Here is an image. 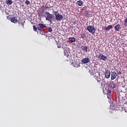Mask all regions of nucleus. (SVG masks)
<instances>
[{
  "label": "nucleus",
  "instance_id": "1",
  "mask_svg": "<svg viewBox=\"0 0 127 127\" xmlns=\"http://www.w3.org/2000/svg\"><path fill=\"white\" fill-rule=\"evenodd\" d=\"M93 77H94L96 80V81H97V82L100 83L101 81V76L100 75L99 72H95V73L93 74Z\"/></svg>",
  "mask_w": 127,
  "mask_h": 127
},
{
  "label": "nucleus",
  "instance_id": "2",
  "mask_svg": "<svg viewBox=\"0 0 127 127\" xmlns=\"http://www.w3.org/2000/svg\"><path fill=\"white\" fill-rule=\"evenodd\" d=\"M53 13L54 14L55 16L56 17V20L57 21H60L63 20V15L60 14V13L57 11L53 12Z\"/></svg>",
  "mask_w": 127,
  "mask_h": 127
},
{
  "label": "nucleus",
  "instance_id": "3",
  "mask_svg": "<svg viewBox=\"0 0 127 127\" xmlns=\"http://www.w3.org/2000/svg\"><path fill=\"white\" fill-rule=\"evenodd\" d=\"M38 30L42 32L43 30H46L47 29V26L44 24L39 23L38 24Z\"/></svg>",
  "mask_w": 127,
  "mask_h": 127
},
{
  "label": "nucleus",
  "instance_id": "4",
  "mask_svg": "<svg viewBox=\"0 0 127 127\" xmlns=\"http://www.w3.org/2000/svg\"><path fill=\"white\" fill-rule=\"evenodd\" d=\"M45 14H46L47 17L46 18V20H48L50 22H52V18H53L54 15L50 14L49 12H45Z\"/></svg>",
  "mask_w": 127,
  "mask_h": 127
},
{
  "label": "nucleus",
  "instance_id": "5",
  "mask_svg": "<svg viewBox=\"0 0 127 127\" xmlns=\"http://www.w3.org/2000/svg\"><path fill=\"white\" fill-rule=\"evenodd\" d=\"M87 30H88L89 33L95 34L96 33V29L93 26H89L86 27Z\"/></svg>",
  "mask_w": 127,
  "mask_h": 127
},
{
  "label": "nucleus",
  "instance_id": "6",
  "mask_svg": "<svg viewBox=\"0 0 127 127\" xmlns=\"http://www.w3.org/2000/svg\"><path fill=\"white\" fill-rule=\"evenodd\" d=\"M98 58L100 60H103L105 61H106L107 59V58L106 56H105L104 55L101 54H99L98 55Z\"/></svg>",
  "mask_w": 127,
  "mask_h": 127
},
{
  "label": "nucleus",
  "instance_id": "7",
  "mask_svg": "<svg viewBox=\"0 0 127 127\" xmlns=\"http://www.w3.org/2000/svg\"><path fill=\"white\" fill-rule=\"evenodd\" d=\"M117 77V73L115 71L111 72V79L114 80Z\"/></svg>",
  "mask_w": 127,
  "mask_h": 127
},
{
  "label": "nucleus",
  "instance_id": "8",
  "mask_svg": "<svg viewBox=\"0 0 127 127\" xmlns=\"http://www.w3.org/2000/svg\"><path fill=\"white\" fill-rule=\"evenodd\" d=\"M90 59H89L88 58H85V59H83L81 60V63L83 64H87L88 63H90Z\"/></svg>",
  "mask_w": 127,
  "mask_h": 127
},
{
  "label": "nucleus",
  "instance_id": "9",
  "mask_svg": "<svg viewBox=\"0 0 127 127\" xmlns=\"http://www.w3.org/2000/svg\"><path fill=\"white\" fill-rule=\"evenodd\" d=\"M10 21H11V22L14 23L15 24H16L17 22L19 23L18 22V21L17 20V16L12 17L11 19H10Z\"/></svg>",
  "mask_w": 127,
  "mask_h": 127
},
{
  "label": "nucleus",
  "instance_id": "10",
  "mask_svg": "<svg viewBox=\"0 0 127 127\" xmlns=\"http://www.w3.org/2000/svg\"><path fill=\"white\" fill-rule=\"evenodd\" d=\"M111 75V72H110V70H106V72H105V78H107V79L110 78Z\"/></svg>",
  "mask_w": 127,
  "mask_h": 127
},
{
  "label": "nucleus",
  "instance_id": "11",
  "mask_svg": "<svg viewBox=\"0 0 127 127\" xmlns=\"http://www.w3.org/2000/svg\"><path fill=\"white\" fill-rule=\"evenodd\" d=\"M109 87L111 88V89H114L116 88L117 85L115 82H111L110 83H109Z\"/></svg>",
  "mask_w": 127,
  "mask_h": 127
},
{
  "label": "nucleus",
  "instance_id": "12",
  "mask_svg": "<svg viewBox=\"0 0 127 127\" xmlns=\"http://www.w3.org/2000/svg\"><path fill=\"white\" fill-rule=\"evenodd\" d=\"M115 30L116 31H119L121 29V25L118 24V25L115 26Z\"/></svg>",
  "mask_w": 127,
  "mask_h": 127
},
{
  "label": "nucleus",
  "instance_id": "13",
  "mask_svg": "<svg viewBox=\"0 0 127 127\" xmlns=\"http://www.w3.org/2000/svg\"><path fill=\"white\" fill-rule=\"evenodd\" d=\"M83 2L82 0H79L77 1H76V4H77V5L78 6H81L83 5Z\"/></svg>",
  "mask_w": 127,
  "mask_h": 127
},
{
  "label": "nucleus",
  "instance_id": "14",
  "mask_svg": "<svg viewBox=\"0 0 127 127\" xmlns=\"http://www.w3.org/2000/svg\"><path fill=\"white\" fill-rule=\"evenodd\" d=\"M112 28H113L112 25H108L107 26V27H104V29H105V30L108 31V30H110V29H112Z\"/></svg>",
  "mask_w": 127,
  "mask_h": 127
},
{
  "label": "nucleus",
  "instance_id": "15",
  "mask_svg": "<svg viewBox=\"0 0 127 127\" xmlns=\"http://www.w3.org/2000/svg\"><path fill=\"white\" fill-rule=\"evenodd\" d=\"M5 2L7 5H10L11 4H13V1H12V0H6Z\"/></svg>",
  "mask_w": 127,
  "mask_h": 127
},
{
  "label": "nucleus",
  "instance_id": "16",
  "mask_svg": "<svg viewBox=\"0 0 127 127\" xmlns=\"http://www.w3.org/2000/svg\"><path fill=\"white\" fill-rule=\"evenodd\" d=\"M68 40L71 42H75V38L74 37H69Z\"/></svg>",
  "mask_w": 127,
  "mask_h": 127
},
{
  "label": "nucleus",
  "instance_id": "17",
  "mask_svg": "<svg viewBox=\"0 0 127 127\" xmlns=\"http://www.w3.org/2000/svg\"><path fill=\"white\" fill-rule=\"evenodd\" d=\"M88 47H82V50H83V51H85V52H88Z\"/></svg>",
  "mask_w": 127,
  "mask_h": 127
},
{
  "label": "nucleus",
  "instance_id": "18",
  "mask_svg": "<svg viewBox=\"0 0 127 127\" xmlns=\"http://www.w3.org/2000/svg\"><path fill=\"white\" fill-rule=\"evenodd\" d=\"M86 33H82L81 34V36H80V38H82V39H84L85 38H86Z\"/></svg>",
  "mask_w": 127,
  "mask_h": 127
},
{
  "label": "nucleus",
  "instance_id": "19",
  "mask_svg": "<svg viewBox=\"0 0 127 127\" xmlns=\"http://www.w3.org/2000/svg\"><path fill=\"white\" fill-rule=\"evenodd\" d=\"M37 29H38V28L37 27H35V25H33V30H34L35 32H37Z\"/></svg>",
  "mask_w": 127,
  "mask_h": 127
},
{
  "label": "nucleus",
  "instance_id": "20",
  "mask_svg": "<svg viewBox=\"0 0 127 127\" xmlns=\"http://www.w3.org/2000/svg\"><path fill=\"white\" fill-rule=\"evenodd\" d=\"M25 3H26L27 5H28L30 4V2L29 1V0H26V1H25Z\"/></svg>",
  "mask_w": 127,
  "mask_h": 127
},
{
  "label": "nucleus",
  "instance_id": "21",
  "mask_svg": "<svg viewBox=\"0 0 127 127\" xmlns=\"http://www.w3.org/2000/svg\"><path fill=\"white\" fill-rule=\"evenodd\" d=\"M42 13H43V12H42V13H41V12L38 13V15L40 17H41L42 16Z\"/></svg>",
  "mask_w": 127,
  "mask_h": 127
},
{
  "label": "nucleus",
  "instance_id": "22",
  "mask_svg": "<svg viewBox=\"0 0 127 127\" xmlns=\"http://www.w3.org/2000/svg\"><path fill=\"white\" fill-rule=\"evenodd\" d=\"M57 47H58V48H59V49H61V44H60V43H58L57 44Z\"/></svg>",
  "mask_w": 127,
  "mask_h": 127
},
{
  "label": "nucleus",
  "instance_id": "23",
  "mask_svg": "<svg viewBox=\"0 0 127 127\" xmlns=\"http://www.w3.org/2000/svg\"><path fill=\"white\" fill-rule=\"evenodd\" d=\"M48 31L50 32H52V28L51 27H49Z\"/></svg>",
  "mask_w": 127,
  "mask_h": 127
},
{
  "label": "nucleus",
  "instance_id": "24",
  "mask_svg": "<svg viewBox=\"0 0 127 127\" xmlns=\"http://www.w3.org/2000/svg\"><path fill=\"white\" fill-rule=\"evenodd\" d=\"M124 25H126V26L127 25V18H126L125 20L124 21Z\"/></svg>",
  "mask_w": 127,
  "mask_h": 127
},
{
  "label": "nucleus",
  "instance_id": "25",
  "mask_svg": "<svg viewBox=\"0 0 127 127\" xmlns=\"http://www.w3.org/2000/svg\"><path fill=\"white\" fill-rule=\"evenodd\" d=\"M117 72L118 73V75H121L122 74V72L121 71H118L117 70Z\"/></svg>",
  "mask_w": 127,
  "mask_h": 127
},
{
  "label": "nucleus",
  "instance_id": "26",
  "mask_svg": "<svg viewBox=\"0 0 127 127\" xmlns=\"http://www.w3.org/2000/svg\"><path fill=\"white\" fill-rule=\"evenodd\" d=\"M89 72L91 75H93V74H94L93 72H92L91 70H89Z\"/></svg>",
  "mask_w": 127,
  "mask_h": 127
},
{
  "label": "nucleus",
  "instance_id": "27",
  "mask_svg": "<svg viewBox=\"0 0 127 127\" xmlns=\"http://www.w3.org/2000/svg\"><path fill=\"white\" fill-rule=\"evenodd\" d=\"M107 98H108L109 99H110L111 96H110V94L107 95Z\"/></svg>",
  "mask_w": 127,
  "mask_h": 127
},
{
  "label": "nucleus",
  "instance_id": "28",
  "mask_svg": "<svg viewBox=\"0 0 127 127\" xmlns=\"http://www.w3.org/2000/svg\"><path fill=\"white\" fill-rule=\"evenodd\" d=\"M72 23L74 24V25H76V24H77V23L76 22V21H73Z\"/></svg>",
  "mask_w": 127,
  "mask_h": 127
},
{
  "label": "nucleus",
  "instance_id": "29",
  "mask_svg": "<svg viewBox=\"0 0 127 127\" xmlns=\"http://www.w3.org/2000/svg\"><path fill=\"white\" fill-rule=\"evenodd\" d=\"M111 93H112V91L109 90V94H111Z\"/></svg>",
  "mask_w": 127,
  "mask_h": 127
},
{
  "label": "nucleus",
  "instance_id": "30",
  "mask_svg": "<svg viewBox=\"0 0 127 127\" xmlns=\"http://www.w3.org/2000/svg\"><path fill=\"white\" fill-rule=\"evenodd\" d=\"M100 85H101V86H103V83L101 82V83H100Z\"/></svg>",
  "mask_w": 127,
  "mask_h": 127
},
{
  "label": "nucleus",
  "instance_id": "31",
  "mask_svg": "<svg viewBox=\"0 0 127 127\" xmlns=\"http://www.w3.org/2000/svg\"><path fill=\"white\" fill-rule=\"evenodd\" d=\"M21 25H23V27H24V24H23L22 23H21Z\"/></svg>",
  "mask_w": 127,
  "mask_h": 127
},
{
  "label": "nucleus",
  "instance_id": "32",
  "mask_svg": "<svg viewBox=\"0 0 127 127\" xmlns=\"http://www.w3.org/2000/svg\"><path fill=\"white\" fill-rule=\"evenodd\" d=\"M68 60H69L68 59V60H67L66 61H68Z\"/></svg>",
  "mask_w": 127,
  "mask_h": 127
}]
</instances>
